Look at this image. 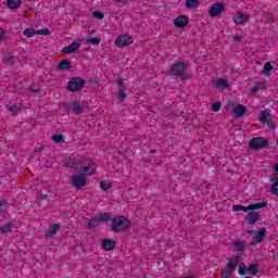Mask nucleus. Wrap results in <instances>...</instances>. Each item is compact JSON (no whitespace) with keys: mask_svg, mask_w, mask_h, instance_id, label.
<instances>
[{"mask_svg":"<svg viewBox=\"0 0 278 278\" xmlns=\"http://www.w3.org/2000/svg\"><path fill=\"white\" fill-rule=\"evenodd\" d=\"M188 72V64L186 62L178 61L174 63L167 72V75L172 79H181V81H188L190 75Z\"/></svg>","mask_w":278,"mask_h":278,"instance_id":"obj_1","label":"nucleus"},{"mask_svg":"<svg viewBox=\"0 0 278 278\" xmlns=\"http://www.w3.org/2000/svg\"><path fill=\"white\" fill-rule=\"evenodd\" d=\"M111 231L114 233H124L125 231H129V227H131V220L127 218L125 215L111 217Z\"/></svg>","mask_w":278,"mask_h":278,"instance_id":"obj_2","label":"nucleus"},{"mask_svg":"<svg viewBox=\"0 0 278 278\" xmlns=\"http://www.w3.org/2000/svg\"><path fill=\"white\" fill-rule=\"evenodd\" d=\"M228 263L226 264L224 270L222 271V278H231L233 277V271L238 268L240 264V253H236L231 258H227Z\"/></svg>","mask_w":278,"mask_h":278,"instance_id":"obj_3","label":"nucleus"},{"mask_svg":"<svg viewBox=\"0 0 278 278\" xmlns=\"http://www.w3.org/2000/svg\"><path fill=\"white\" fill-rule=\"evenodd\" d=\"M228 263L226 264L224 270L222 271V278H231L233 277V271L238 268L240 264V253H236L231 258H227Z\"/></svg>","mask_w":278,"mask_h":278,"instance_id":"obj_4","label":"nucleus"},{"mask_svg":"<svg viewBox=\"0 0 278 278\" xmlns=\"http://www.w3.org/2000/svg\"><path fill=\"white\" fill-rule=\"evenodd\" d=\"M228 263L226 264L224 270L222 271V278H231L233 277V271L238 268L240 264V253H236L231 258H227Z\"/></svg>","mask_w":278,"mask_h":278,"instance_id":"obj_5","label":"nucleus"},{"mask_svg":"<svg viewBox=\"0 0 278 278\" xmlns=\"http://www.w3.org/2000/svg\"><path fill=\"white\" fill-rule=\"evenodd\" d=\"M112 220V213H101L99 216L91 217L86 222L88 229H97L100 223H110Z\"/></svg>","mask_w":278,"mask_h":278,"instance_id":"obj_6","label":"nucleus"},{"mask_svg":"<svg viewBox=\"0 0 278 278\" xmlns=\"http://www.w3.org/2000/svg\"><path fill=\"white\" fill-rule=\"evenodd\" d=\"M249 147L252 151H260L261 149H268L270 142L264 137H254L249 141Z\"/></svg>","mask_w":278,"mask_h":278,"instance_id":"obj_7","label":"nucleus"},{"mask_svg":"<svg viewBox=\"0 0 278 278\" xmlns=\"http://www.w3.org/2000/svg\"><path fill=\"white\" fill-rule=\"evenodd\" d=\"M86 86V80L81 77H73L67 84L68 92H81Z\"/></svg>","mask_w":278,"mask_h":278,"instance_id":"obj_8","label":"nucleus"},{"mask_svg":"<svg viewBox=\"0 0 278 278\" xmlns=\"http://www.w3.org/2000/svg\"><path fill=\"white\" fill-rule=\"evenodd\" d=\"M72 186L76 190H81V188L88 186V178L84 174H76L72 177Z\"/></svg>","mask_w":278,"mask_h":278,"instance_id":"obj_9","label":"nucleus"},{"mask_svg":"<svg viewBox=\"0 0 278 278\" xmlns=\"http://www.w3.org/2000/svg\"><path fill=\"white\" fill-rule=\"evenodd\" d=\"M23 36L26 38H34V36H51V30L49 28H43L35 30L34 28H26L23 31Z\"/></svg>","mask_w":278,"mask_h":278,"instance_id":"obj_10","label":"nucleus"},{"mask_svg":"<svg viewBox=\"0 0 278 278\" xmlns=\"http://www.w3.org/2000/svg\"><path fill=\"white\" fill-rule=\"evenodd\" d=\"M267 236L268 231L266 230V228H261L253 237L252 242L250 243L251 247H256L257 244H260V242H264V238H266Z\"/></svg>","mask_w":278,"mask_h":278,"instance_id":"obj_11","label":"nucleus"},{"mask_svg":"<svg viewBox=\"0 0 278 278\" xmlns=\"http://www.w3.org/2000/svg\"><path fill=\"white\" fill-rule=\"evenodd\" d=\"M117 86H118L117 99L118 101L123 102L125 101V99H127V93H125V90H127V87L125 86V79L119 78L117 80Z\"/></svg>","mask_w":278,"mask_h":278,"instance_id":"obj_12","label":"nucleus"},{"mask_svg":"<svg viewBox=\"0 0 278 278\" xmlns=\"http://www.w3.org/2000/svg\"><path fill=\"white\" fill-rule=\"evenodd\" d=\"M223 12H225V4H223V2H216L211 7L208 14L215 17L223 14Z\"/></svg>","mask_w":278,"mask_h":278,"instance_id":"obj_13","label":"nucleus"},{"mask_svg":"<svg viewBox=\"0 0 278 278\" xmlns=\"http://www.w3.org/2000/svg\"><path fill=\"white\" fill-rule=\"evenodd\" d=\"M134 42V38L127 35H121L115 39L116 47H129Z\"/></svg>","mask_w":278,"mask_h":278,"instance_id":"obj_14","label":"nucleus"},{"mask_svg":"<svg viewBox=\"0 0 278 278\" xmlns=\"http://www.w3.org/2000/svg\"><path fill=\"white\" fill-rule=\"evenodd\" d=\"M2 64H5L7 66H14L16 64V56L14 55V52H3Z\"/></svg>","mask_w":278,"mask_h":278,"instance_id":"obj_15","label":"nucleus"},{"mask_svg":"<svg viewBox=\"0 0 278 278\" xmlns=\"http://www.w3.org/2000/svg\"><path fill=\"white\" fill-rule=\"evenodd\" d=\"M232 21L236 25H247L249 23V14L239 12L232 17Z\"/></svg>","mask_w":278,"mask_h":278,"instance_id":"obj_16","label":"nucleus"},{"mask_svg":"<svg viewBox=\"0 0 278 278\" xmlns=\"http://www.w3.org/2000/svg\"><path fill=\"white\" fill-rule=\"evenodd\" d=\"M188 23H190V20H189L188 16H186V15H178V16L174 20V25H175V27H177L178 29H184L185 27H188Z\"/></svg>","mask_w":278,"mask_h":278,"instance_id":"obj_17","label":"nucleus"},{"mask_svg":"<svg viewBox=\"0 0 278 278\" xmlns=\"http://www.w3.org/2000/svg\"><path fill=\"white\" fill-rule=\"evenodd\" d=\"M78 168L81 170L79 175H83V177H92L97 173L96 168L90 167V165H84V162L80 163Z\"/></svg>","mask_w":278,"mask_h":278,"instance_id":"obj_18","label":"nucleus"},{"mask_svg":"<svg viewBox=\"0 0 278 278\" xmlns=\"http://www.w3.org/2000/svg\"><path fill=\"white\" fill-rule=\"evenodd\" d=\"M79 47H81V42L80 41H74L68 46H65L61 53H75V51H78Z\"/></svg>","mask_w":278,"mask_h":278,"instance_id":"obj_19","label":"nucleus"},{"mask_svg":"<svg viewBox=\"0 0 278 278\" xmlns=\"http://www.w3.org/2000/svg\"><path fill=\"white\" fill-rule=\"evenodd\" d=\"M64 166H66V168H73L74 170H77V168L81 166V161L77 159H65Z\"/></svg>","mask_w":278,"mask_h":278,"instance_id":"obj_20","label":"nucleus"},{"mask_svg":"<svg viewBox=\"0 0 278 278\" xmlns=\"http://www.w3.org/2000/svg\"><path fill=\"white\" fill-rule=\"evenodd\" d=\"M101 247L104 251H114V249H116V241L112 239H103Z\"/></svg>","mask_w":278,"mask_h":278,"instance_id":"obj_21","label":"nucleus"},{"mask_svg":"<svg viewBox=\"0 0 278 278\" xmlns=\"http://www.w3.org/2000/svg\"><path fill=\"white\" fill-rule=\"evenodd\" d=\"M261 218L260 212H250L248 213V216L245 217V220L249 225H255Z\"/></svg>","mask_w":278,"mask_h":278,"instance_id":"obj_22","label":"nucleus"},{"mask_svg":"<svg viewBox=\"0 0 278 278\" xmlns=\"http://www.w3.org/2000/svg\"><path fill=\"white\" fill-rule=\"evenodd\" d=\"M70 108L73 110L74 114H81L84 112V104H81V101L79 100H74L71 104Z\"/></svg>","mask_w":278,"mask_h":278,"instance_id":"obj_23","label":"nucleus"},{"mask_svg":"<svg viewBox=\"0 0 278 278\" xmlns=\"http://www.w3.org/2000/svg\"><path fill=\"white\" fill-rule=\"evenodd\" d=\"M233 114L236 118H240L247 114V106L242 104H238L237 106L233 108Z\"/></svg>","mask_w":278,"mask_h":278,"instance_id":"obj_24","label":"nucleus"},{"mask_svg":"<svg viewBox=\"0 0 278 278\" xmlns=\"http://www.w3.org/2000/svg\"><path fill=\"white\" fill-rule=\"evenodd\" d=\"M269 118H270V109H265L258 115V121H261L264 127H266V121H268Z\"/></svg>","mask_w":278,"mask_h":278,"instance_id":"obj_25","label":"nucleus"},{"mask_svg":"<svg viewBox=\"0 0 278 278\" xmlns=\"http://www.w3.org/2000/svg\"><path fill=\"white\" fill-rule=\"evenodd\" d=\"M58 231H60V224H53L46 231V237L53 238Z\"/></svg>","mask_w":278,"mask_h":278,"instance_id":"obj_26","label":"nucleus"},{"mask_svg":"<svg viewBox=\"0 0 278 278\" xmlns=\"http://www.w3.org/2000/svg\"><path fill=\"white\" fill-rule=\"evenodd\" d=\"M21 3H23L22 0H7V8H9V10H18Z\"/></svg>","mask_w":278,"mask_h":278,"instance_id":"obj_27","label":"nucleus"},{"mask_svg":"<svg viewBox=\"0 0 278 278\" xmlns=\"http://www.w3.org/2000/svg\"><path fill=\"white\" fill-rule=\"evenodd\" d=\"M71 70V61L68 60H62L60 61L59 65H58V71H68Z\"/></svg>","mask_w":278,"mask_h":278,"instance_id":"obj_28","label":"nucleus"},{"mask_svg":"<svg viewBox=\"0 0 278 278\" xmlns=\"http://www.w3.org/2000/svg\"><path fill=\"white\" fill-rule=\"evenodd\" d=\"M260 273V265L257 264H250L248 267V275H251L252 277H255Z\"/></svg>","mask_w":278,"mask_h":278,"instance_id":"obj_29","label":"nucleus"},{"mask_svg":"<svg viewBox=\"0 0 278 278\" xmlns=\"http://www.w3.org/2000/svg\"><path fill=\"white\" fill-rule=\"evenodd\" d=\"M268 203L266 202H257L249 205L250 212H255V210H262V207H266Z\"/></svg>","mask_w":278,"mask_h":278,"instance_id":"obj_30","label":"nucleus"},{"mask_svg":"<svg viewBox=\"0 0 278 278\" xmlns=\"http://www.w3.org/2000/svg\"><path fill=\"white\" fill-rule=\"evenodd\" d=\"M232 247H235V250L236 252H240V251H244V249H247V245H244V241H235L232 243Z\"/></svg>","mask_w":278,"mask_h":278,"instance_id":"obj_31","label":"nucleus"},{"mask_svg":"<svg viewBox=\"0 0 278 278\" xmlns=\"http://www.w3.org/2000/svg\"><path fill=\"white\" fill-rule=\"evenodd\" d=\"M199 4H200L199 0H186V3H185L187 10L199 8Z\"/></svg>","mask_w":278,"mask_h":278,"instance_id":"obj_32","label":"nucleus"},{"mask_svg":"<svg viewBox=\"0 0 278 278\" xmlns=\"http://www.w3.org/2000/svg\"><path fill=\"white\" fill-rule=\"evenodd\" d=\"M273 72V63L270 62H266L264 64V67L261 72L262 75H270V73Z\"/></svg>","mask_w":278,"mask_h":278,"instance_id":"obj_33","label":"nucleus"},{"mask_svg":"<svg viewBox=\"0 0 278 278\" xmlns=\"http://www.w3.org/2000/svg\"><path fill=\"white\" fill-rule=\"evenodd\" d=\"M216 86L217 88L225 90L226 88H229V81H227V79L218 78L216 81Z\"/></svg>","mask_w":278,"mask_h":278,"instance_id":"obj_34","label":"nucleus"},{"mask_svg":"<svg viewBox=\"0 0 278 278\" xmlns=\"http://www.w3.org/2000/svg\"><path fill=\"white\" fill-rule=\"evenodd\" d=\"M232 212H250L249 205L244 206V205H240V204H235L232 206Z\"/></svg>","mask_w":278,"mask_h":278,"instance_id":"obj_35","label":"nucleus"},{"mask_svg":"<svg viewBox=\"0 0 278 278\" xmlns=\"http://www.w3.org/2000/svg\"><path fill=\"white\" fill-rule=\"evenodd\" d=\"M253 92H260V90H266V83L258 81L253 87Z\"/></svg>","mask_w":278,"mask_h":278,"instance_id":"obj_36","label":"nucleus"},{"mask_svg":"<svg viewBox=\"0 0 278 278\" xmlns=\"http://www.w3.org/2000/svg\"><path fill=\"white\" fill-rule=\"evenodd\" d=\"M0 231H1L2 233H12V223L4 224V225L0 228Z\"/></svg>","mask_w":278,"mask_h":278,"instance_id":"obj_37","label":"nucleus"},{"mask_svg":"<svg viewBox=\"0 0 278 278\" xmlns=\"http://www.w3.org/2000/svg\"><path fill=\"white\" fill-rule=\"evenodd\" d=\"M52 140L55 142V144H62L64 143V136L58 134L52 135Z\"/></svg>","mask_w":278,"mask_h":278,"instance_id":"obj_38","label":"nucleus"},{"mask_svg":"<svg viewBox=\"0 0 278 278\" xmlns=\"http://www.w3.org/2000/svg\"><path fill=\"white\" fill-rule=\"evenodd\" d=\"M271 192L273 194L278 197V178L277 177L274 178V182L271 184Z\"/></svg>","mask_w":278,"mask_h":278,"instance_id":"obj_39","label":"nucleus"},{"mask_svg":"<svg viewBox=\"0 0 278 278\" xmlns=\"http://www.w3.org/2000/svg\"><path fill=\"white\" fill-rule=\"evenodd\" d=\"M247 273H248L247 264L240 263L239 264V275H241V277H244V275H247Z\"/></svg>","mask_w":278,"mask_h":278,"instance_id":"obj_40","label":"nucleus"},{"mask_svg":"<svg viewBox=\"0 0 278 278\" xmlns=\"http://www.w3.org/2000/svg\"><path fill=\"white\" fill-rule=\"evenodd\" d=\"M87 45H100L101 43V39L97 38V37H92V38H88L86 40Z\"/></svg>","mask_w":278,"mask_h":278,"instance_id":"obj_41","label":"nucleus"},{"mask_svg":"<svg viewBox=\"0 0 278 278\" xmlns=\"http://www.w3.org/2000/svg\"><path fill=\"white\" fill-rule=\"evenodd\" d=\"M100 188H101V190H103L105 192L106 190H110V188H112V185H110V182H108L105 180H102L100 182Z\"/></svg>","mask_w":278,"mask_h":278,"instance_id":"obj_42","label":"nucleus"},{"mask_svg":"<svg viewBox=\"0 0 278 278\" xmlns=\"http://www.w3.org/2000/svg\"><path fill=\"white\" fill-rule=\"evenodd\" d=\"M93 18H98L99 21H103L105 18V15L101 11H94L92 13Z\"/></svg>","mask_w":278,"mask_h":278,"instance_id":"obj_43","label":"nucleus"},{"mask_svg":"<svg viewBox=\"0 0 278 278\" xmlns=\"http://www.w3.org/2000/svg\"><path fill=\"white\" fill-rule=\"evenodd\" d=\"M265 18H266L267 23H270V24L277 22V20L275 18V15H274L273 13H267V14L265 15Z\"/></svg>","mask_w":278,"mask_h":278,"instance_id":"obj_44","label":"nucleus"},{"mask_svg":"<svg viewBox=\"0 0 278 278\" xmlns=\"http://www.w3.org/2000/svg\"><path fill=\"white\" fill-rule=\"evenodd\" d=\"M222 105L220 101L214 102L212 104V112H220Z\"/></svg>","mask_w":278,"mask_h":278,"instance_id":"obj_45","label":"nucleus"},{"mask_svg":"<svg viewBox=\"0 0 278 278\" xmlns=\"http://www.w3.org/2000/svg\"><path fill=\"white\" fill-rule=\"evenodd\" d=\"M21 110H23V108L20 104H13L11 106H9V111L10 112H21Z\"/></svg>","mask_w":278,"mask_h":278,"instance_id":"obj_46","label":"nucleus"},{"mask_svg":"<svg viewBox=\"0 0 278 278\" xmlns=\"http://www.w3.org/2000/svg\"><path fill=\"white\" fill-rule=\"evenodd\" d=\"M265 125H267L268 129H275L276 127L275 122H273L270 118L265 122Z\"/></svg>","mask_w":278,"mask_h":278,"instance_id":"obj_47","label":"nucleus"},{"mask_svg":"<svg viewBox=\"0 0 278 278\" xmlns=\"http://www.w3.org/2000/svg\"><path fill=\"white\" fill-rule=\"evenodd\" d=\"M233 42H242V37L241 36H235L232 38Z\"/></svg>","mask_w":278,"mask_h":278,"instance_id":"obj_48","label":"nucleus"},{"mask_svg":"<svg viewBox=\"0 0 278 278\" xmlns=\"http://www.w3.org/2000/svg\"><path fill=\"white\" fill-rule=\"evenodd\" d=\"M5 205H8V202L4 200V201H1L0 202V210L2 208V207H5Z\"/></svg>","mask_w":278,"mask_h":278,"instance_id":"obj_49","label":"nucleus"},{"mask_svg":"<svg viewBox=\"0 0 278 278\" xmlns=\"http://www.w3.org/2000/svg\"><path fill=\"white\" fill-rule=\"evenodd\" d=\"M3 38H5V30H2L0 33V40H3Z\"/></svg>","mask_w":278,"mask_h":278,"instance_id":"obj_50","label":"nucleus"},{"mask_svg":"<svg viewBox=\"0 0 278 278\" xmlns=\"http://www.w3.org/2000/svg\"><path fill=\"white\" fill-rule=\"evenodd\" d=\"M40 199L47 200V199H49V195H47V194H41Z\"/></svg>","mask_w":278,"mask_h":278,"instance_id":"obj_51","label":"nucleus"},{"mask_svg":"<svg viewBox=\"0 0 278 278\" xmlns=\"http://www.w3.org/2000/svg\"><path fill=\"white\" fill-rule=\"evenodd\" d=\"M275 173H276V175H278V163L275 166Z\"/></svg>","mask_w":278,"mask_h":278,"instance_id":"obj_52","label":"nucleus"},{"mask_svg":"<svg viewBox=\"0 0 278 278\" xmlns=\"http://www.w3.org/2000/svg\"><path fill=\"white\" fill-rule=\"evenodd\" d=\"M249 233H253V231L250 230Z\"/></svg>","mask_w":278,"mask_h":278,"instance_id":"obj_53","label":"nucleus"}]
</instances>
